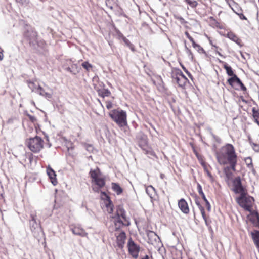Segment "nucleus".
Instances as JSON below:
<instances>
[{
    "instance_id": "obj_1",
    "label": "nucleus",
    "mask_w": 259,
    "mask_h": 259,
    "mask_svg": "<svg viewBox=\"0 0 259 259\" xmlns=\"http://www.w3.org/2000/svg\"><path fill=\"white\" fill-rule=\"evenodd\" d=\"M215 157L218 163L221 165H231L234 168L237 164L238 156L234 146L229 143L226 144L216 152Z\"/></svg>"
},
{
    "instance_id": "obj_2",
    "label": "nucleus",
    "mask_w": 259,
    "mask_h": 259,
    "mask_svg": "<svg viewBox=\"0 0 259 259\" xmlns=\"http://www.w3.org/2000/svg\"><path fill=\"white\" fill-rule=\"evenodd\" d=\"M89 175L91 180L92 190L95 193H99L101 189L106 185V176L98 167L94 169H91Z\"/></svg>"
},
{
    "instance_id": "obj_3",
    "label": "nucleus",
    "mask_w": 259,
    "mask_h": 259,
    "mask_svg": "<svg viewBox=\"0 0 259 259\" xmlns=\"http://www.w3.org/2000/svg\"><path fill=\"white\" fill-rule=\"evenodd\" d=\"M125 213L123 208L120 207L117 208L116 214L113 217L116 231L119 230L123 226H128L130 225V221L126 217Z\"/></svg>"
},
{
    "instance_id": "obj_4",
    "label": "nucleus",
    "mask_w": 259,
    "mask_h": 259,
    "mask_svg": "<svg viewBox=\"0 0 259 259\" xmlns=\"http://www.w3.org/2000/svg\"><path fill=\"white\" fill-rule=\"evenodd\" d=\"M109 115L120 127L127 125V114L125 111L119 108L114 109L109 113Z\"/></svg>"
},
{
    "instance_id": "obj_5",
    "label": "nucleus",
    "mask_w": 259,
    "mask_h": 259,
    "mask_svg": "<svg viewBox=\"0 0 259 259\" xmlns=\"http://www.w3.org/2000/svg\"><path fill=\"white\" fill-rule=\"evenodd\" d=\"M238 204L245 211H251L254 202V199L253 197L248 194V192L245 194L240 195L236 199Z\"/></svg>"
},
{
    "instance_id": "obj_6",
    "label": "nucleus",
    "mask_w": 259,
    "mask_h": 259,
    "mask_svg": "<svg viewBox=\"0 0 259 259\" xmlns=\"http://www.w3.org/2000/svg\"><path fill=\"white\" fill-rule=\"evenodd\" d=\"M26 144L30 151L37 153L44 148V141L40 137L36 136L34 138L28 139Z\"/></svg>"
},
{
    "instance_id": "obj_7",
    "label": "nucleus",
    "mask_w": 259,
    "mask_h": 259,
    "mask_svg": "<svg viewBox=\"0 0 259 259\" xmlns=\"http://www.w3.org/2000/svg\"><path fill=\"white\" fill-rule=\"evenodd\" d=\"M227 82L233 88L236 90H241L244 93L247 91V88L240 78L236 75L229 77Z\"/></svg>"
},
{
    "instance_id": "obj_8",
    "label": "nucleus",
    "mask_w": 259,
    "mask_h": 259,
    "mask_svg": "<svg viewBox=\"0 0 259 259\" xmlns=\"http://www.w3.org/2000/svg\"><path fill=\"white\" fill-rule=\"evenodd\" d=\"M227 82L233 88L236 90H241L244 93L247 91V88L240 78L236 75L229 77Z\"/></svg>"
},
{
    "instance_id": "obj_9",
    "label": "nucleus",
    "mask_w": 259,
    "mask_h": 259,
    "mask_svg": "<svg viewBox=\"0 0 259 259\" xmlns=\"http://www.w3.org/2000/svg\"><path fill=\"white\" fill-rule=\"evenodd\" d=\"M172 77L176 81L178 85L183 89H185L189 83L188 78L181 70H178L173 73Z\"/></svg>"
},
{
    "instance_id": "obj_10",
    "label": "nucleus",
    "mask_w": 259,
    "mask_h": 259,
    "mask_svg": "<svg viewBox=\"0 0 259 259\" xmlns=\"http://www.w3.org/2000/svg\"><path fill=\"white\" fill-rule=\"evenodd\" d=\"M138 145L145 152L146 154L155 156V153L152 148L148 145V138L147 136L140 137L138 139Z\"/></svg>"
},
{
    "instance_id": "obj_11",
    "label": "nucleus",
    "mask_w": 259,
    "mask_h": 259,
    "mask_svg": "<svg viewBox=\"0 0 259 259\" xmlns=\"http://www.w3.org/2000/svg\"><path fill=\"white\" fill-rule=\"evenodd\" d=\"M233 191L235 194H245L247 192V189L242 186L239 177L235 178L233 181Z\"/></svg>"
},
{
    "instance_id": "obj_12",
    "label": "nucleus",
    "mask_w": 259,
    "mask_h": 259,
    "mask_svg": "<svg viewBox=\"0 0 259 259\" xmlns=\"http://www.w3.org/2000/svg\"><path fill=\"white\" fill-rule=\"evenodd\" d=\"M127 247L130 254L133 257L137 258L138 257L140 251V246L137 245L132 240V238H130L128 241Z\"/></svg>"
},
{
    "instance_id": "obj_13",
    "label": "nucleus",
    "mask_w": 259,
    "mask_h": 259,
    "mask_svg": "<svg viewBox=\"0 0 259 259\" xmlns=\"http://www.w3.org/2000/svg\"><path fill=\"white\" fill-rule=\"evenodd\" d=\"M101 198L104 200L107 210L109 213H112L113 211V205L110 197L105 192H101Z\"/></svg>"
},
{
    "instance_id": "obj_14",
    "label": "nucleus",
    "mask_w": 259,
    "mask_h": 259,
    "mask_svg": "<svg viewBox=\"0 0 259 259\" xmlns=\"http://www.w3.org/2000/svg\"><path fill=\"white\" fill-rule=\"evenodd\" d=\"M208 19L209 25L211 27L219 30L225 29L226 25L224 23L217 20L213 17H210Z\"/></svg>"
},
{
    "instance_id": "obj_15",
    "label": "nucleus",
    "mask_w": 259,
    "mask_h": 259,
    "mask_svg": "<svg viewBox=\"0 0 259 259\" xmlns=\"http://www.w3.org/2000/svg\"><path fill=\"white\" fill-rule=\"evenodd\" d=\"M250 214L247 216L248 219L252 223L254 226L259 227V213L252 209L249 211Z\"/></svg>"
},
{
    "instance_id": "obj_16",
    "label": "nucleus",
    "mask_w": 259,
    "mask_h": 259,
    "mask_svg": "<svg viewBox=\"0 0 259 259\" xmlns=\"http://www.w3.org/2000/svg\"><path fill=\"white\" fill-rule=\"evenodd\" d=\"M47 174L52 184L54 186H56L58 183L57 179L56 178V174L55 171L50 165H48L47 167Z\"/></svg>"
},
{
    "instance_id": "obj_17",
    "label": "nucleus",
    "mask_w": 259,
    "mask_h": 259,
    "mask_svg": "<svg viewBox=\"0 0 259 259\" xmlns=\"http://www.w3.org/2000/svg\"><path fill=\"white\" fill-rule=\"evenodd\" d=\"M178 205L181 211L184 214H187L190 212V209L187 201L181 198L178 201Z\"/></svg>"
},
{
    "instance_id": "obj_18",
    "label": "nucleus",
    "mask_w": 259,
    "mask_h": 259,
    "mask_svg": "<svg viewBox=\"0 0 259 259\" xmlns=\"http://www.w3.org/2000/svg\"><path fill=\"white\" fill-rule=\"evenodd\" d=\"M226 36L232 41L235 42L239 47H241L243 46L242 40L236 34L232 31H228L226 34Z\"/></svg>"
},
{
    "instance_id": "obj_19",
    "label": "nucleus",
    "mask_w": 259,
    "mask_h": 259,
    "mask_svg": "<svg viewBox=\"0 0 259 259\" xmlns=\"http://www.w3.org/2000/svg\"><path fill=\"white\" fill-rule=\"evenodd\" d=\"M94 89L97 92L99 96L104 98L105 97H109L111 95V92L108 89L100 88L97 85H94Z\"/></svg>"
},
{
    "instance_id": "obj_20",
    "label": "nucleus",
    "mask_w": 259,
    "mask_h": 259,
    "mask_svg": "<svg viewBox=\"0 0 259 259\" xmlns=\"http://www.w3.org/2000/svg\"><path fill=\"white\" fill-rule=\"evenodd\" d=\"M226 166L223 168V172L225 175V176L228 180H231L232 178L233 172L232 171H235L236 170V167L237 165H235L233 168H232L231 165H226Z\"/></svg>"
},
{
    "instance_id": "obj_21",
    "label": "nucleus",
    "mask_w": 259,
    "mask_h": 259,
    "mask_svg": "<svg viewBox=\"0 0 259 259\" xmlns=\"http://www.w3.org/2000/svg\"><path fill=\"white\" fill-rule=\"evenodd\" d=\"M206 37L209 44L213 48L216 53H217L219 56H222V54L220 53V51H222V49L217 45V40L215 39H213L211 37L208 36L207 35L206 36Z\"/></svg>"
},
{
    "instance_id": "obj_22",
    "label": "nucleus",
    "mask_w": 259,
    "mask_h": 259,
    "mask_svg": "<svg viewBox=\"0 0 259 259\" xmlns=\"http://www.w3.org/2000/svg\"><path fill=\"white\" fill-rule=\"evenodd\" d=\"M126 235L124 232H122L117 236V244L119 248H122L125 242Z\"/></svg>"
},
{
    "instance_id": "obj_23",
    "label": "nucleus",
    "mask_w": 259,
    "mask_h": 259,
    "mask_svg": "<svg viewBox=\"0 0 259 259\" xmlns=\"http://www.w3.org/2000/svg\"><path fill=\"white\" fill-rule=\"evenodd\" d=\"M72 233L76 235H79L81 237H85L87 235V233L81 228L78 226H74L71 229Z\"/></svg>"
},
{
    "instance_id": "obj_24",
    "label": "nucleus",
    "mask_w": 259,
    "mask_h": 259,
    "mask_svg": "<svg viewBox=\"0 0 259 259\" xmlns=\"http://www.w3.org/2000/svg\"><path fill=\"white\" fill-rule=\"evenodd\" d=\"M252 117L253 122L259 126V109L258 108H252Z\"/></svg>"
},
{
    "instance_id": "obj_25",
    "label": "nucleus",
    "mask_w": 259,
    "mask_h": 259,
    "mask_svg": "<svg viewBox=\"0 0 259 259\" xmlns=\"http://www.w3.org/2000/svg\"><path fill=\"white\" fill-rule=\"evenodd\" d=\"M111 188L112 190L116 193L117 195H121L123 191V190L120 186L116 183H111Z\"/></svg>"
},
{
    "instance_id": "obj_26",
    "label": "nucleus",
    "mask_w": 259,
    "mask_h": 259,
    "mask_svg": "<svg viewBox=\"0 0 259 259\" xmlns=\"http://www.w3.org/2000/svg\"><path fill=\"white\" fill-rule=\"evenodd\" d=\"M223 68L226 70L227 74L232 77L236 75L234 73V71L233 70L232 67L228 65L226 62H223Z\"/></svg>"
},
{
    "instance_id": "obj_27",
    "label": "nucleus",
    "mask_w": 259,
    "mask_h": 259,
    "mask_svg": "<svg viewBox=\"0 0 259 259\" xmlns=\"http://www.w3.org/2000/svg\"><path fill=\"white\" fill-rule=\"evenodd\" d=\"M147 235L148 237V242L151 244H153L154 240H156L157 237V234L152 231H147Z\"/></svg>"
},
{
    "instance_id": "obj_28",
    "label": "nucleus",
    "mask_w": 259,
    "mask_h": 259,
    "mask_svg": "<svg viewBox=\"0 0 259 259\" xmlns=\"http://www.w3.org/2000/svg\"><path fill=\"white\" fill-rule=\"evenodd\" d=\"M193 48H195L199 54L204 55L206 57H208V54L206 51L199 44H197Z\"/></svg>"
},
{
    "instance_id": "obj_29",
    "label": "nucleus",
    "mask_w": 259,
    "mask_h": 259,
    "mask_svg": "<svg viewBox=\"0 0 259 259\" xmlns=\"http://www.w3.org/2000/svg\"><path fill=\"white\" fill-rule=\"evenodd\" d=\"M245 162L247 167L252 171H254L252 158L248 157L245 158Z\"/></svg>"
},
{
    "instance_id": "obj_30",
    "label": "nucleus",
    "mask_w": 259,
    "mask_h": 259,
    "mask_svg": "<svg viewBox=\"0 0 259 259\" xmlns=\"http://www.w3.org/2000/svg\"><path fill=\"white\" fill-rule=\"evenodd\" d=\"M123 40L125 45L129 47L133 52L136 51L134 45L132 44L128 39L124 37Z\"/></svg>"
},
{
    "instance_id": "obj_31",
    "label": "nucleus",
    "mask_w": 259,
    "mask_h": 259,
    "mask_svg": "<svg viewBox=\"0 0 259 259\" xmlns=\"http://www.w3.org/2000/svg\"><path fill=\"white\" fill-rule=\"evenodd\" d=\"M31 220L30 221V225L31 228V229L33 228L34 229L35 228L36 226L37 225L36 219H35V216L33 214H31Z\"/></svg>"
},
{
    "instance_id": "obj_32",
    "label": "nucleus",
    "mask_w": 259,
    "mask_h": 259,
    "mask_svg": "<svg viewBox=\"0 0 259 259\" xmlns=\"http://www.w3.org/2000/svg\"><path fill=\"white\" fill-rule=\"evenodd\" d=\"M81 65L88 72H89L93 67L92 65L87 61L82 63Z\"/></svg>"
},
{
    "instance_id": "obj_33",
    "label": "nucleus",
    "mask_w": 259,
    "mask_h": 259,
    "mask_svg": "<svg viewBox=\"0 0 259 259\" xmlns=\"http://www.w3.org/2000/svg\"><path fill=\"white\" fill-rule=\"evenodd\" d=\"M197 190L199 194L201 196L203 200H206V198L202 191V187L199 184L197 185Z\"/></svg>"
},
{
    "instance_id": "obj_34",
    "label": "nucleus",
    "mask_w": 259,
    "mask_h": 259,
    "mask_svg": "<svg viewBox=\"0 0 259 259\" xmlns=\"http://www.w3.org/2000/svg\"><path fill=\"white\" fill-rule=\"evenodd\" d=\"M185 35L189 39V40L191 42L193 47L197 44V43L195 41L194 38L190 35L188 31H186L185 32Z\"/></svg>"
},
{
    "instance_id": "obj_35",
    "label": "nucleus",
    "mask_w": 259,
    "mask_h": 259,
    "mask_svg": "<svg viewBox=\"0 0 259 259\" xmlns=\"http://www.w3.org/2000/svg\"><path fill=\"white\" fill-rule=\"evenodd\" d=\"M154 188L152 186L148 187L146 189V192L148 194V195L150 197V198H152V193L154 192Z\"/></svg>"
},
{
    "instance_id": "obj_36",
    "label": "nucleus",
    "mask_w": 259,
    "mask_h": 259,
    "mask_svg": "<svg viewBox=\"0 0 259 259\" xmlns=\"http://www.w3.org/2000/svg\"><path fill=\"white\" fill-rule=\"evenodd\" d=\"M202 166L203 167L204 170L205 172H207V171H209V169L211 168L210 166L208 165L206 162L204 161H202L201 163Z\"/></svg>"
},
{
    "instance_id": "obj_37",
    "label": "nucleus",
    "mask_w": 259,
    "mask_h": 259,
    "mask_svg": "<svg viewBox=\"0 0 259 259\" xmlns=\"http://www.w3.org/2000/svg\"><path fill=\"white\" fill-rule=\"evenodd\" d=\"M36 92L40 95L42 96H46L47 95V93H46L44 90L41 87L39 86Z\"/></svg>"
},
{
    "instance_id": "obj_38",
    "label": "nucleus",
    "mask_w": 259,
    "mask_h": 259,
    "mask_svg": "<svg viewBox=\"0 0 259 259\" xmlns=\"http://www.w3.org/2000/svg\"><path fill=\"white\" fill-rule=\"evenodd\" d=\"M199 209L201 211V213L202 214V216L203 219L204 220L206 224H207V218H206V215L205 214L204 208L203 207H201L200 208H199Z\"/></svg>"
},
{
    "instance_id": "obj_39",
    "label": "nucleus",
    "mask_w": 259,
    "mask_h": 259,
    "mask_svg": "<svg viewBox=\"0 0 259 259\" xmlns=\"http://www.w3.org/2000/svg\"><path fill=\"white\" fill-rule=\"evenodd\" d=\"M27 116L28 117L29 119L33 123H35L36 121H37V119L36 118L33 116V115H31L29 114H26Z\"/></svg>"
},
{
    "instance_id": "obj_40",
    "label": "nucleus",
    "mask_w": 259,
    "mask_h": 259,
    "mask_svg": "<svg viewBox=\"0 0 259 259\" xmlns=\"http://www.w3.org/2000/svg\"><path fill=\"white\" fill-rule=\"evenodd\" d=\"M188 5H189L192 8H195L197 6L198 3L196 1L190 0V1L188 2Z\"/></svg>"
},
{
    "instance_id": "obj_41",
    "label": "nucleus",
    "mask_w": 259,
    "mask_h": 259,
    "mask_svg": "<svg viewBox=\"0 0 259 259\" xmlns=\"http://www.w3.org/2000/svg\"><path fill=\"white\" fill-rule=\"evenodd\" d=\"M105 103H106V108L108 110L111 109L113 107V104H112V102L109 101H107L105 102Z\"/></svg>"
},
{
    "instance_id": "obj_42",
    "label": "nucleus",
    "mask_w": 259,
    "mask_h": 259,
    "mask_svg": "<svg viewBox=\"0 0 259 259\" xmlns=\"http://www.w3.org/2000/svg\"><path fill=\"white\" fill-rule=\"evenodd\" d=\"M252 148L255 152H259V144H253V146H252Z\"/></svg>"
},
{
    "instance_id": "obj_43",
    "label": "nucleus",
    "mask_w": 259,
    "mask_h": 259,
    "mask_svg": "<svg viewBox=\"0 0 259 259\" xmlns=\"http://www.w3.org/2000/svg\"><path fill=\"white\" fill-rule=\"evenodd\" d=\"M195 203L197 205L199 208H200L201 207H203V206L201 205L199 199L198 198L196 197L195 199Z\"/></svg>"
},
{
    "instance_id": "obj_44",
    "label": "nucleus",
    "mask_w": 259,
    "mask_h": 259,
    "mask_svg": "<svg viewBox=\"0 0 259 259\" xmlns=\"http://www.w3.org/2000/svg\"><path fill=\"white\" fill-rule=\"evenodd\" d=\"M204 201L206 203V206L207 210L209 211H210L211 206H210L209 202H208V201L207 200V199H206V200H204Z\"/></svg>"
},
{
    "instance_id": "obj_45",
    "label": "nucleus",
    "mask_w": 259,
    "mask_h": 259,
    "mask_svg": "<svg viewBox=\"0 0 259 259\" xmlns=\"http://www.w3.org/2000/svg\"><path fill=\"white\" fill-rule=\"evenodd\" d=\"M207 174V176L209 177V178L213 181L214 180V178L213 176L212 175L211 173L210 172V170L206 172Z\"/></svg>"
},
{
    "instance_id": "obj_46",
    "label": "nucleus",
    "mask_w": 259,
    "mask_h": 259,
    "mask_svg": "<svg viewBox=\"0 0 259 259\" xmlns=\"http://www.w3.org/2000/svg\"><path fill=\"white\" fill-rule=\"evenodd\" d=\"M178 19L180 21L181 23L182 24H185L187 23V22L185 21V20L182 17H179Z\"/></svg>"
},
{
    "instance_id": "obj_47",
    "label": "nucleus",
    "mask_w": 259,
    "mask_h": 259,
    "mask_svg": "<svg viewBox=\"0 0 259 259\" xmlns=\"http://www.w3.org/2000/svg\"><path fill=\"white\" fill-rule=\"evenodd\" d=\"M187 52L189 54V55L191 56L192 58H193V53L192 52V51H191L190 49H189L188 48H187Z\"/></svg>"
},
{
    "instance_id": "obj_48",
    "label": "nucleus",
    "mask_w": 259,
    "mask_h": 259,
    "mask_svg": "<svg viewBox=\"0 0 259 259\" xmlns=\"http://www.w3.org/2000/svg\"><path fill=\"white\" fill-rule=\"evenodd\" d=\"M106 5L108 7H109L110 9H113V7L112 6H110V4H109V1H107L106 2Z\"/></svg>"
},
{
    "instance_id": "obj_49",
    "label": "nucleus",
    "mask_w": 259,
    "mask_h": 259,
    "mask_svg": "<svg viewBox=\"0 0 259 259\" xmlns=\"http://www.w3.org/2000/svg\"><path fill=\"white\" fill-rule=\"evenodd\" d=\"M3 58V54L2 52H0V60H2Z\"/></svg>"
},
{
    "instance_id": "obj_50",
    "label": "nucleus",
    "mask_w": 259,
    "mask_h": 259,
    "mask_svg": "<svg viewBox=\"0 0 259 259\" xmlns=\"http://www.w3.org/2000/svg\"><path fill=\"white\" fill-rule=\"evenodd\" d=\"M142 259H149V256L148 255H146L144 257L142 258Z\"/></svg>"
},
{
    "instance_id": "obj_51",
    "label": "nucleus",
    "mask_w": 259,
    "mask_h": 259,
    "mask_svg": "<svg viewBox=\"0 0 259 259\" xmlns=\"http://www.w3.org/2000/svg\"><path fill=\"white\" fill-rule=\"evenodd\" d=\"M240 18H241L242 19H245V20H246V17H245L243 15H242V17H240Z\"/></svg>"
},
{
    "instance_id": "obj_52",
    "label": "nucleus",
    "mask_w": 259,
    "mask_h": 259,
    "mask_svg": "<svg viewBox=\"0 0 259 259\" xmlns=\"http://www.w3.org/2000/svg\"><path fill=\"white\" fill-rule=\"evenodd\" d=\"M220 33L222 35H225V34H224L222 32H220Z\"/></svg>"
},
{
    "instance_id": "obj_53",
    "label": "nucleus",
    "mask_w": 259,
    "mask_h": 259,
    "mask_svg": "<svg viewBox=\"0 0 259 259\" xmlns=\"http://www.w3.org/2000/svg\"><path fill=\"white\" fill-rule=\"evenodd\" d=\"M188 4V2L190 1V0H184Z\"/></svg>"
},
{
    "instance_id": "obj_54",
    "label": "nucleus",
    "mask_w": 259,
    "mask_h": 259,
    "mask_svg": "<svg viewBox=\"0 0 259 259\" xmlns=\"http://www.w3.org/2000/svg\"><path fill=\"white\" fill-rule=\"evenodd\" d=\"M188 4V2L190 1V0H184Z\"/></svg>"
}]
</instances>
